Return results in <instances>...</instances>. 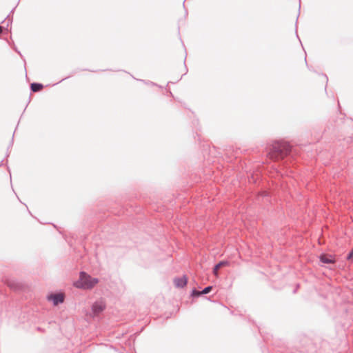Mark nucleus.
Segmentation results:
<instances>
[{
  "label": "nucleus",
  "instance_id": "nucleus-3",
  "mask_svg": "<svg viewBox=\"0 0 353 353\" xmlns=\"http://www.w3.org/2000/svg\"><path fill=\"white\" fill-rule=\"evenodd\" d=\"M105 307L106 305L104 301L99 300L95 301L92 305V315L93 316H98L105 310Z\"/></svg>",
  "mask_w": 353,
  "mask_h": 353
},
{
  "label": "nucleus",
  "instance_id": "nucleus-15",
  "mask_svg": "<svg viewBox=\"0 0 353 353\" xmlns=\"http://www.w3.org/2000/svg\"><path fill=\"white\" fill-rule=\"evenodd\" d=\"M15 50L18 52V54H20V56H21V57H22V55H21V52H20L17 51V49H15Z\"/></svg>",
  "mask_w": 353,
  "mask_h": 353
},
{
  "label": "nucleus",
  "instance_id": "nucleus-18",
  "mask_svg": "<svg viewBox=\"0 0 353 353\" xmlns=\"http://www.w3.org/2000/svg\"><path fill=\"white\" fill-rule=\"evenodd\" d=\"M65 79L66 78L62 79V80H61L60 82L62 81H64V79Z\"/></svg>",
  "mask_w": 353,
  "mask_h": 353
},
{
  "label": "nucleus",
  "instance_id": "nucleus-4",
  "mask_svg": "<svg viewBox=\"0 0 353 353\" xmlns=\"http://www.w3.org/2000/svg\"><path fill=\"white\" fill-rule=\"evenodd\" d=\"M48 300L52 301L54 305L61 303L64 301V295L63 294H51L48 297Z\"/></svg>",
  "mask_w": 353,
  "mask_h": 353
},
{
  "label": "nucleus",
  "instance_id": "nucleus-6",
  "mask_svg": "<svg viewBox=\"0 0 353 353\" xmlns=\"http://www.w3.org/2000/svg\"><path fill=\"white\" fill-rule=\"evenodd\" d=\"M320 261L323 263H334L336 260L331 254H323L319 256Z\"/></svg>",
  "mask_w": 353,
  "mask_h": 353
},
{
  "label": "nucleus",
  "instance_id": "nucleus-13",
  "mask_svg": "<svg viewBox=\"0 0 353 353\" xmlns=\"http://www.w3.org/2000/svg\"><path fill=\"white\" fill-rule=\"evenodd\" d=\"M4 29H6V28L0 25V34L3 32V30Z\"/></svg>",
  "mask_w": 353,
  "mask_h": 353
},
{
  "label": "nucleus",
  "instance_id": "nucleus-5",
  "mask_svg": "<svg viewBox=\"0 0 353 353\" xmlns=\"http://www.w3.org/2000/svg\"><path fill=\"white\" fill-rule=\"evenodd\" d=\"M188 277L185 275L174 279V283L176 288H183L187 285Z\"/></svg>",
  "mask_w": 353,
  "mask_h": 353
},
{
  "label": "nucleus",
  "instance_id": "nucleus-10",
  "mask_svg": "<svg viewBox=\"0 0 353 353\" xmlns=\"http://www.w3.org/2000/svg\"><path fill=\"white\" fill-rule=\"evenodd\" d=\"M212 290V287L211 286H208L207 288H205L202 292V294H208Z\"/></svg>",
  "mask_w": 353,
  "mask_h": 353
},
{
  "label": "nucleus",
  "instance_id": "nucleus-16",
  "mask_svg": "<svg viewBox=\"0 0 353 353\" xmlns=\"http://www.w3.org/2000/svg\"><path fill=\"white\" fill-rule=\"evenodd\" d=\"M185 72L184 73V74H185L187 73V72H188V68H186L185 65Z\"/></svg>",
  "mask_w": 353,
  "mask_h": 353
},
{
  "label": "nucleus",
  "instance_id": "nucleus-9",
  "mask_svg": "<svg viewBox=\"0 0 353 353\" xmlns=\"http://www.w3.org/2000/svg\"><path fill=\"white\" fill-rule=\"evenodd\" d=\"M7 21V23H6V26L8 27L9 26L10 23H12V17H10V14H8L6 19L3 20L1 23H5Z\"/></svg>",
  "mask_w": 353,
  "mask_h": 353
},
{
  "label": "nucleus",
  "instance_id": "nucleus-12",
  "mask_svg": "<svg viewBox=\"0 0 353 353\" xmlns=\"http://www.w3.org/2000/svg\"><path fill=\"white\" fill-rule=\"evenodd\" d=\"M353 257V250L348 254L347 259H350Z\"/></svg>",
  "mask_w": 353,
  "mask_h": 353
},
{
  "label": "nucleus",
  "instance_id": "nucleus-7",
  "mask_svg": "<svg viewBox=\"0 0 353 353\" xmlns=\"http://www.w3.org/2000/svg\"><path fill=\"white\" fill-rule=\"evenodd\" d=\"M229 262L223 261L216 264L213 269V274L217 277L219 276V270L223 267L228 266Z\"/></svg>",
  "mask_w": 353,
  "mask_h": 353
},
{
  "label": "nucleus",
  "instance_id": "nucleus-14",
  "mask_svg": "<svg viewBox=\"0 0 353 353\" xmlns=\"http://www.w3.org/2000/svg\"><path fill=\"white\" fill-rule=\"evenodd\" d=\"M323 77H325V79H326V83H327V81H328V78H327V76L326 74H323Z\"/></svg>",
  "mask_w": 353,
  "mask_h": 353
},
{
  "label": "nucleus",
  "instance_id": "nucleus-8",
  "mask_svg": "<svg viewBox=\"0 0 353 353\" xmlns=\"http://www.w3.org/2000/svg\"><path fill=\"white\" fill-rule=\"evenodd\" d=\"M43 88V85L41 83L34 82L30 84V90L33 92H39Z\"/></svg>",
  "mask_w": 353,
  "mask_h": 353
},
{
  "label": "nucleus",
  "instance_id": "nucleus-11",
  "mask_svg": "<svg viewBox=\"0 0 353 353\" xmlns=\"http://www.w3.org/2000/svg\"><path fill=\"white\" fill-rule=\"evenodd\" d=\"M201 294H202L201 292H199V291H196V290H194L192 292V296H200Z\"/></svg>",
  "mask_w": 353,
  "mask_h": 353
},
{
  "label": "nucleus",
  "instance_id": "nucleus-1",
  "mask_svg": "<svg viewBox=\"0 0 353 353\" xmlns=\"http://www.w3.org/2000/svg\"><path fill=\"white\" fill-rule=\"evenodd\" d=\"M290 152V146L285 143H276L272 145L269 153L270 158L278 160L284 158Z\"/></svg>",
  "mask_w": 353,
  "mask_h": 353
},
{
  "label": "nucleus",
  "instance_id": "nucleus-17",
  "mask_svg": "<svg viewBox=\"0 0 353 353\" xmlns=\"http://www.w3.org/2000/svg\"><path fill=\"white\" fill-rule=\"evenodd\" d=\"M15 8H13L11 12H10V14H12L14 12V10Z\"/></svg>",
  "mask_w": 353,
  "mask_h": 353
},
{
  "label": "nucleus",
  "instance_id": "nucleus-2",
  "mask_svg": "<svg viewBox=\"0 0 353 353\" xmlns=\"http://www.w3.org/2000/svg\"><path fill=\"white\" fill-rule=\"evenodd\" d=\"M98 282L99 280L97 279L92 278L85 272H81L79 279L74 283V285L78 288L91 289L95 286Z\"/></svg>",
  "mask_w": 353,
  "mask_h": 353
}]
</instances>
